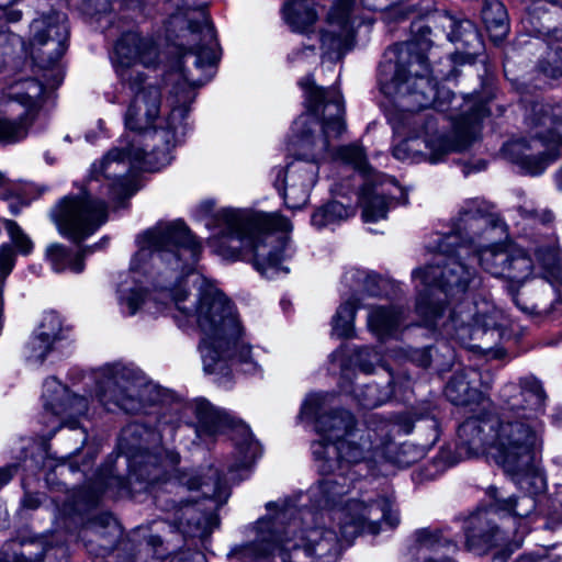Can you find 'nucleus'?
Returning <instances> with one entry per match:
<instances>
[{
    "label": "nucleus",
    "mask_w": 562,
    "mask_h": 562,
    "mask_svg": "<svg viewBox=\"0 0 562 562\" xmlns=\"http://www.w3.org/2000/svg\"><path fill=\"white\" fill-rule=\"evenodd\" d=\"M498 418L477 415L467 418L458 428L459 445L469 456L487 449L507 474L524 483L541 487L542 479L532 471L531 463L543 447L546 393L535 378L507 383L499 391Z\"/></svg>",
    "instance_id": "6"
},
{
    "label": "nucleus",
    "mask_w": 562,
    "mask_h": 562,
    "mask_svg": "<svg viewBox=\"0 0 562 562\" xmlns=\"http://www.w3.org/2000/svg\"><path fill=\"white\" fill-rule=\"evenodd\" d=\"M536 257V270L531 274L533 279L520 288L513 284L507 290L514 304L530 316H543L553 310L558 301L559 290L562 286V257L555 236L546 241L535 240L531 249Z\"/></svg>",
    "instance_id": "13"
},
{
    "label": "nucleus",
    "mask_w": 562,
    "mask_h": 562,
    "mask_svg": "<svg viewBox=\"0 0 562 562\" xmlns=\"http://www.w3.org/2000/svg\"><path fill=\"white\" fill-rule=\"evenodd\" d=\"M528 137L504 144V157L520 172L537 177L559 158L562 145V104L536 101L525 119Z\"/></svg>",
    "instance_id": "12"
},
{
    "label": "nucleus",
    "mask_w": 562,
    "mask_h": 562,
    "mask_svg": "<svg viewBox=\"0 0 562 562\" xmlns=\"http://www.w3.org/2000/svg\"><path fill=\"white\" fill-rule=\"evenodd\" d=\"M99 245L85 247L75 256L63 245L53 244L46 250L47 259L56 272L70 268L74 272L80 273L83 270L85 256L94 251Z\"/></svg>",
    "instance_id": "37"
},
{
    "label": "nucleus",
    "mask_w": 562,
    "mask_h": 562,
    "mask_svg": "<svg viewBox=\"0 0 562 562\" xmlns=\"http://www.w3.org/2000/svg\"><path fill=\"white\" fill-rule=\"evenodd\" d=\"M158 58V49L155 45H145L143 42V66H151L155 64L156 59Z\"/></svg>",
    "instance_id": "50"
},
{
    "label": "nucleus",
    "mask_w": 562,
    "mask_h": 562,
    "mask_svg": "<svg viewBox=\"0 0 562 562\" xmlns=\"http://www.w3.org/2000/svg\"><path fill=\"white\" fill-rule=\"evenodd\" d=\"M482 378V373L473 368L457 371L446 385L447 398L456 405H483L484 393L476 385Z\"/></svg>",
    "instance_id": "27"
},
{
    "label": "nucleus",
    "mask_w": 562,
    "mask_h": 562,
    "mask_svg": "<svg viewBox=\"0 0 562 562\" xmlns=\"http://www.w3.org/2000/svg\"><path fill=\"white\" fill-rule=\"evenodd\" d=\"M431 426L435 428L437 427V422L434 418H431Z\"/></svg>",
    "instance_id": "62"
},
{
    "label": "nucleus",
    "mask_w": 562,
    "mask_h": 562,
    "mask_svg": "<svg viewBox=\"0 0 562 562\" xmlns=\"http://www.w3.org/2000/svg\"><path fill=\"white\" fill-rule=\"evenodd\" d=\"M330 395L308 394L301 407V417L314 419L319 439L311 446L312 454L318 462V471L331 474L308 488L305 499L325 497V504L344 498L351 486L348 479L349 467L360 463L379 462L381 449L390 443L391 423L376 415L368 418L364 425L357 426L353 415L345 409L323 414Z\"/></svg>",
    "instance_id": "7"
},
{
    "label": "nucleus",
    "mask_w": 562,
    "mask_h": 562,
    "mask_svg": "<svg viewBox=\"0 0 562 562\" xmlns=\"http://www.w3.org/2000/svg\"><path fill=\"white\" fill-rule=\"evenodd\" d=\"M101 491L90 487H81L65 501L61 506H56V530L74 531L82 522V515L94 507L100 498Z\"/></svg>",
    "instance_id": "26"
},
{
    "label": "nucleus",
    "mask_w": 562,
    "mask_h": 562,
    "mask_svg": "<svg viewBox=\"0 0 562 562\" xmlns=\"http://www.w3.org/2000/svg\"><path fill=\"white\" fill-rule=\"evenodd\" d=\"M457 551V542L449 539L442 529L423 528L415 532L412 554L416 562H456L450 555Z\"/></svg>",
    "instance_id": "23"
},
{
    "label": "nucleus",
    "mask_w": 562,
    "mask_h": 562,
    "mask_svg": "<svg viewBox=\"0 0 562 562\" xmlns=\"http://www.w3.org/2000/svg\"><path fill=\"white\" fill-rule=\"evenodd\" d=\"M148 436L149 447L143 448V473L147 474V484L155 486L162 483L169 492L176 488L201 492L203 497L211 498L218 504H224L228 496V483H238L247 477L255 460L260 454V445L255 440L248 426L239 424L234 427V451L227 458L223 469L213 465L178 471L175 477L166 479L167 469L180 463V454L166 449L160 443L153 441V430L143 428V434ZM145 440V437H142Z\"/></svg>",
    "instance_id": "10"
},
{
    "label": "nucleus",
    "mask_w": 562,
    "mask_h": 562,
    "mask_svg": "<svg viewBox=\"0 0 562 562\" xmlns=\"http://www.w3.org/2000/svg\"><path fill=\"white\" fill-rule=\"evenodd\" d=\"M113 562H136L135 546L123 539L110 551Z\"/></svg>",
    "instance_id": "47"
},
{
    "label": "nucleus",
    "mask_w": 562,
    "mask_h": 562,
    "mask_svg": "<svg viewBox=\"0 0 562 562\" xmlns=\"http://www.w3.org/2000/svg\"><path fill=\"white\" fill-rule=\"evenodd\" d=\"M555 183L559 190H562V167L555 173Z\"/></svg>",
    "instance_id": "54"
},
{
    "label": "nucleus",
    "mask_w": 562,
    "mask_h": 562,
    "mask_svg": "<svg viewBox=\"0 0 562 562\" xmlns=\"http://www.w3.org/2000/svg\"><path fill=\"white\" fill-rule=\"evenodd\" d=\"M20 18H21V13L20 12H12L9 15V20L12 21V22L19 21Z\"/></svg>",
    "instance_id": "57"
},
{
    "label": "nucleus",
    "mask_w": 562,
    "mask_h": 562,
    "mask_svg": "<svg viewBox=\"0 0 562 562\" xmlns=\"http://www.w3.org/2000/svg\"><path fill=\"white\" fill-rule=\"evenodd\" d=\"M18 465L9 464L0 468V490L5 486L16 474Z\"/></svg>",
    "instance_id": "51"
},
{
    "label": "nucleus",
    "mask_w": 562,
    "mask_h": 562,
    "mask_svg": "<svg viewBox=\"0 0 562 562\" xmlns=\"http://www.w3.org/2000/svg\"><path fill=\"white\" fill-rule=\"evenodd\" d=\"M382 357L379 351L370 347H361L353 351L349 359L350 366L358 368L364 374L373 372L374 367L379 364Z\"/></svg>",
    "instance_id": "43"
},
{
    "label": "nucleus",
    "mask_w": 562,
    "mask_h": 562,
    "mask_svg": "<svg viewBox=\"0 0 562 562\" xmlns=\"http://www.w3.org/2000/svg\"><path fill=\"white\" fill-rule=\"evenodd\" d=\"M125 464L128 469V477L139 480L140 461L137 450H128L123 452Z\"/></svg>",
    "instance_id": "48"
},
{
    "label": "nucleus",
    "mask_w": 562,
    "mask_h": 562,
    "mask_svg": "<svg viewBox=\"0 0 562 562\" xmlns=\"http://www.w3.org/2000/svg\"><path fill=\"white\" fill-rule=\"evenodd\" d=\"M553 463H555L557 465H561L562 467V456H557L555 458H553Z\"/></svg>",
    "instance_id": "60"
},
{
    "label": "nucleus",
    "mask_w": 562,
    "mask_h": 562,
    "mask_svg": "<svg viewBox=\"0 0 562 562\" xmlns=\"http://www.w3.org/2000/svg\"><path fill=\"white\" fill-rule=\"evenodd\" d=\"M169 562H206V558L200 551L184 550L175 553Z\"/></svg>",
    "instance_id": "49"
},
{
    "label": "nucleus",
    "mask_w": 562,
    "mask_h": 562,
    "mask_svg": "<svg viewBox=\"0 0 562 562\" xmlns=\"http://www.w3.org/2000/svg\"><path fill=\"white\" fill-rule=\"evenodd\" d=\"M411 432V427H406L405 428V434H409Z\"/></svg>",
    "instance_id": "64"
},
{
    "label": "nucleus",
    "mask_w": 562,
    "mask_h": 562,
    "mask_svg": "<svg viewBox=\"0 0 562 562\" xmlns=\"http://www.w3.org/2000/svg\"><path fill=\"white\" fill-rule=\"evenodd\" d=\"M180 398L169 389L143 374V428L153 430V441L160 443L176 431Z\"/></svg>",
    "instance_id": "17"
},
{
    "label": "nucleus",
    "mask_w": 562,
    "mask_h": 562,
    "mask_svg": "<svg viewBox=\"0 0 562 562\" xmlns=\"http://www.w3.org/2000/svg\"><path fill=\"white\" fill-rule=\"evenodd\" d=\"M41 505L37 494L25 493L22 498V506L27 509H36Z\"/></svg>",
    "instance_id": "52"
},
{
    "label": "nucleus",
    "mask_w": 562,
    "mask_h": 562,
    "mask_svg": "<svg viewBox=\"0 0 562 562\" xmlns=\"http://www.w3.org/2000/svg\"><path fill=\"white\" fill-rule=\"evenodd\" d=\"M307 494L267 504L268 510L278 507L283 527L282 562H337L342 541L349 544L360 533H379L381 524L394 528L400 522L391 497L350 499L344 506L342 498L325 504V497H318L319 503L305 499L302 504V495Z\"/></svg>",
    "instance_id": "5"
},
{
    "label": "nucleus",
    "mask_w": 562,
    "mask_h": 562,
    "mask_svg": "<svg viewBox=\"0 0 562 562\" xmlns=\"http://www.w3.org/2000/svg\"><path fill=\"white\" fill-rule=\"evenodd\" d=\"M539 68L548 77H562V42L549 44L546 55L539 63Z\"/></svg>",
    "instance_id": "42"
},
{
    "label": "nucleus",
    "mask_w": 562,
    "mask_h": 562,
    "mask_svg": "<svg viewBox=\"0 0 562 562\" xmlns=\"http://www.w3.org/2000/svg\"><path fill=\"white\" fill-rule=\"evenodd\" d=\"M139 43L137 32H127L120 37L114 48L116 72L135 95L140 92V71L134 68L139 61Z\"/></svg>",
    "instance_id": "24"
},
{
    "label": "nucleus",
    "mask_w": 562,
    "mask_h": 562,
    "mask_svg": "<svg viewBox=\"0 0 562 562\" xmlns=\"http://www.w3.org/2000/svg\"><path fill=\"white\" fill-rule=\"evenodd\" d=\"M31 30V54L37 67L44 71L43 79H23L10 87V100L21 103L27 111L14 120L0 117L1 144H14L26 137L34 120L32 112L41 105L44 91L55 89L64 78L58 61L67 49L69 30L66 15L54 12L36 19Z\"/></svg>",
    "instance_id": "11"
},
{
    "label": "nucleus",
    "mask_w": 562,
    "mask_h": 562,
    "mask_svg": "<svg viewBox=\"0 0 562 562\" xmlns=\"http://www.w3.org/2000/svg\"><path fill=\"white\" fill-rule=\"evenodd\" d=\"M403 308L390 306H372L368 314V328L379 339L397 337L405 319Z\"/></svg>",
    "instance_id": "29"
},
{
    "label": "nucleus",
    "mask_w": 562,
    "mask_h": 562,
    "mask_svg": "<svg viewBox=\"0 0 562 562\" xmlns=\"http://www.w3.org/2000/svg\"><path fill=\"white\" fill-rule=\"evenodd\" d=\"M277 513L278 507L272 506L266 517L250 526L246 531L247 540L232 547L227 558L236 562H263L274 552L280 557L284 533Z\"/></svg>",
    "instance_id": "19"
},
{
    "label": "nucleus",
    "mask_w": 562,
    "mask_h": 562,
    "mask_svg": "<svg viewBox=\"0 0 562 562\" xmlns=\"http://www.w3.org/2000/svg\"><path fill=\"white\" fill-rule=\"evenodd\" d=\"M4 227L18 250L22 255H29L33 249V243L30 237L24 234L18 223L11 220H5Z\"/></svg>",
    "instance_id": "45"
},
{
    "label": "nucleus",
    "mask_w": 562,
    "mask_h": 562,
    "mask_svg": "<svg viewBox=\"0 0 562 562\" xmlns=\"http://www.w3.org/2000/svg\"><path fill=\"white\" fill-rule=\"evenodd\" d=\"M95 396L109 412L136 413L140 407L137 371L123 363L104 366L95 375Z\"/></svg>",
    "instance_id": "16"
},
{
    "label": "nucleus",
    "mask_w": 562,
    "mask_h": 562,
    "mask_svg": "<svg viewBox=\"0 0 562 562\" xmlns=\"http://www.w3.org/2000/svg\"><path fill=\"white\" fill-rule=\"evenodd\" d=\"M192 409L198 420L195 432L201 440L213 438L233 425V420L225 412L215 408L205 398L195 400Z\"/></svg>",
    "instance_id": "28"
},
{
    "label": "nucleus",
    "mask_w": 562,
    "mask_h": 562,
    "mask_svg": "<svg viewBox=\"0 0 562 562\" xmlns=\"http://www.w3.org/2000/svg\"><path fill=\"white\" fill-rule=\"evenodd\" d=\"M282 13L292 31L300 33L307 32L317 19L313 0H288Z\"/></svg>",
    "instance_id": "34"
},
{
    "label": "nucleus",
    "mask_w": 562,
    "mask_h": 562,
    "mask_svg": "<svg viewBox=\"0 0 562 562\" xmlns=\"http://www.w3.org/2000/svg\"><path fill=\"white\" fill-rule=\"evenodd\" d=\"M482 386L486 391V390L490 389V383L488 382H482Z\"/></svg>",
    "instance_id": "61"
},
{
    "label": "nucleus",
    "mask_w": 562,
    "mask_h": 562,
    "mask_svg": "<svg viewBox=\"0 0 562 562\" xmlns=\"http://www.w3.org/2000/svg\"><path fill=\"white\" fill-rule=\"evenodd\" d=\"M336 158L341 161L352 165L359 171L367 170V156L363 148L357 144L341 146L336 150Z\"/></svg>",
    "instance_id": "44"
},
{
    "label": "nucleus",
    "mask_w": 562,
    "mask_h": 562,
    "mask_svg": "<svg viewBox=\"0 0 562 562\" xmlns=\"http://www.w3.org/2000/svg\"><path fill=\"white\" fill-rule=\"evenodd\" d=\"M517 562H535L531 557H521Z\"/></svg>",
    "instance_id": "59"
},
{
    "label": "nucleus",
    "mask_w": 562,
    "mask_h": 562,
    "mask_svg": "<svg viewBox=\"0 0 562 562\" xmlns=\"http://www.w3.org/2000/svg\"><path fill=\"white\" fill-rule=\"evenodd\" d=\"M156 502L164 510L172 513V521L183 535L205 537L212 531L215 517L193 505L195 499H165L162 495H157Z\"/></svg>",
    "instance_id": "21"
},
{
    "label": "nucleus",
    "mask_w": 562,
    "mask_h": 562,
    "mask_svg": "<svg viewBox=\"0 0 562 562\" xmlns=\"http://www.w3.org/2000/svg\"><path fill=\"white\" fill-rule=\"evenodd\" d=\"M379 277L369 271L359 268H349L345 271L341 278V283L349 289L348 292H342V299L357 297L360 301L361 294L378 295Z\"/></svg>",
    "instance_id": "33"
},
{
    "label": "nucleus",
    "mask_w": 562,
    "mask_h": 562,
    "mask_svg": "<svg viewBox=\"0 0 562 562\" xmlns=\"http://www.w3.org/2000/svg\"><path fill=\"white\" fill-rule=\"evenodd\" d=\"M350 374V369L348 367H342L341 369V378L342 380H348Z\"/></svg>",
    "instance_id": "55"
},
{
    "label": "nucleus",
    "mask_w": 562,
    "mask_h": 562,
    "mask_svg": "<svg viewBox=\"0 0 562 562\" xmlns=\"http://www.w3.org/2000/svg\"><path fill=\"white\" fill-rule=\"evenodd\" d=\"M116 292L122 310L128 315L136 314L140 297V261L137 254L133 256L130 269L120 273Z\"/></svg>",
    "instance_id": "30"
},
{
    "label": "nucleus",
    "mask_w": 562,
    "mask_h": 562,
    "mask_svg": "<svg viewBox=\"0 0 562 562\" xmlns=\"http://www.w3.org/2000/svg\"><path fill=\"white\" fill-rule=\"evenodd\" d=\"M395 427L396 426L391 423L390 443L385 445V447L381 449L380 461L385 460L398 468L411 467L424 456V451L409 442L396 446L392 439Z\"/></svg>",
    "instance_id": "39"
},
{
    "label": "nucleus",
    "mask_w": 562,
    "mask_h": 562,
    "mask_svg": "<svg viewBox=\"0 0 562 562\" xmlns=\"http://www.w3.org/2000/svg\"><path fill=\"white\" fill-rule=\"evenodd\" d=\"M176 12L168 20L167 32L179 40L177 59L166 76L171 83V111L160 115L159 87H143V172H157L172 160V149L188 133L184 122L195 99V89L211 79L210 70L220 59V46L206 12V0H170Z\"/></svg>",
    "instance_id": "4"
},
{
    "label": "nucleus",
    "mask_w": 562,
    "mask_h": 562,
    "mask_svg": "<svg viewBox=\"0 0 562 562\" xmlns=\"http://www.w3.org/2000/svg\"><path fill=\"white\" fill-rule=\"evenodd\" d=\"M108 217V203L93 196L91 189L64 196L52 210L59 233L76 243L92 235Z\"/></svg>",
    "instance_id": "15"
},
{
    "label": "nucleus",
    "mask_w": 562,
    "mask_h": 562,
    "mask_svg": "<svg viewBox=\"0 0 562 562\" xmlns=\"http://www.w3.org/2000/svg\"><path fill=\"white\" fill-rule=\"evenodd\" d=\"M414 48L413 43L395 45L389 53L395 59L387 57L379 68L381 92L400 109L393 128L405 135L392 153L403 162L438 164L476 140L490 112L473 95L458 97L439 88L427 58Z\"/></svg>",
    "instance_id": "2"
},
{
    "label": "nucleus",
    "mask_w": 562,
    "mask_h": 562,
    "mask_svg": "<svg viewBox=\"0 0 562 562\" xmlns=\"http://www.w3.org/2000/svg\"><path fill=\"white\" fill-rule=\"evenodd\" d=\"M396 358L407 359L418 367L428 368L431 363V353L428 347L424 348H406L400 349L395 355Z\"/></svg>",
    "instance_id": "46"
},
{
    "label": "nucleus",
    "mask_w": 562,
    "mask_h": 562,
    "mask_svg": "<svg viewBox=\"0 0 562 562\" xmlns=\"http://www.w3.org/2000/svg\"><path fill=\"white\" fill-rule=\"evenodd\" d=\"M303 55L305 56H308V55H315L314 53V47L313 46H306L304 47L303 52H302Z\"/></svg>",
    "instance_id": "56"
},
{
    "label": "nucleus",
    "mask_w": 562,
    "mask_h": 562,
    "mask_svg": "<svg viewBox=\"0 0 562 562\" xmlns=\"http://www.w3.org/2000/svg\"><path fill=\"white\" fill-rule=\"evenodd\" d=\"M516 212L520 217L516 225L532 240L528 251L506 239V224L477 198L464 201L449 231L436 235L431 262L412 272L422 326L448 337H461V330L470 334L474 327L488 330L504 325L503 312L490 300H476L468 293L480 286L481 279L461 258L476 255L482 269L493 277L526 282L536 270L529 254H533L535 240L546 241L552 236L529 231L546 226L554 216L550 210L539 211L531 201L517 206Z\"/></svg>",
    "instance_id": "1"
},
{
    "label": "nucleus",
    "mask_w": 562,
    "mask_h": 562,
    "mask_svg": "<svg viewBox=\"0 0 562 562\" xmlns=\"http://www.w3.org/2000/svg\"><path fill=\"white\" fill-rule=\"evenodd\" d=\"M63 338L64 327L60 316L54 311L45 312L27 342L29 358L43 362L54 349L55 344Z\"/></svg>",
    "instance_id": "25"
},
{
    "label": "nucleus",
    "mask_w": 562,
    "mask_h": 562,
    "mask_svg": "<svg viewBox=\"0 0 562 562\" xmlns=\"http://www.w3.org/2000/svg\"><path fill=\"white\" fill-rule=\"evenodd\" d=\"M198 212L206 220L210 246L218 255L237 259L243 251L251 252L254 267L267 279L289 273L282 262L292 255L290 240L285 235H276L292 229L285 216L235 207L215 210L211 200L203 201Z\"/></svg>",
    "instance_id": "9"
},
{
    "label": "nucleus",
    "mask_w": 562,
    "mask_h": 562,
    "mask_svg": "<svg viewBox=\"0 0 562 562\" xmlns=\"http://www.w3.org/2000/svg\"><path fill=\"white\" fill-rule=\"evenodd\" d=\"M535 461H536V459L532 461L531 467H532V471L542 479L541 487H537L532 482L526 481L524 483V485L526 487H528V488H522L520 486V484H518V482H517V476H514L513 474H509L512 480L514 481V483L520 490H522L526 493H528V495H524V496H521L519 498L509 497V498H506V499H497L495 497V507H496V509L502 510V512H508V513H510L514 516L519 517V518H527L535 510V508H536V501H535V498L531 495L532 494H537V493L541 492L544 488V479L537 471V469L535 468Z\"/></svg>",
    "instance_id": "32"
},
{
    "label": "nucleus",
    "mask_w": 562,
    "mask_h": 562,
    "mask_svg": "<svg viewBox=\"0 0 562 562\" xmlns=\"http://www.w3.org/2000/svg\"><path fill=\"white\" fill-rule=\"evenodd\" d=\"M392 382L393 379H390L383 386L376 383H367L352 390L344 382L341 390L352 393L358 404L363 408H374L385 404L392 397L394 393Z\"/></svg>",
    "instance_id": "36"
},
{
    "label": "nucleus",
    "mask_w": 562,
    "mask_h": 562,
    "mask_svg": "<svg viewBox=\"0 0 562 562\" xmlns=\"http://www.w3.org/2000/svg\"><path fill=\"white\" fill-rule=\"evenodd\" d=\"M482 21L493 41H502L509 31L507 11L498 0H485L482 7Z\"/></svg>",
    "instance_id": "38"
},
{
    "label": "nucleus",
    "mask_w": 562,
    "mask_h": 562,
    "mask_svg": "<svg viewBox=\"0 0 562 562\" xmlns=\"http://www.w3.org/2000/svg\"><path fill=\"white\" fill-rule=\"evenodd\" d=\"M355 215L351 205H344L340 202L333 201L317 209L311 217L314 227L322 229L331 225L339 224Z\"/></svg>",
    "instance_id": "41"
},
{
    "label": "nucleus",
    "mask_w": 562,
    "mask_h": 562,
    "mask_svg": "<svg viewBox=\"0 0 562 562\" xmlns=\"http://www.w3.org/2000/svg\"><path fill=\"white\" fill-rule=\"evenodd\" d=\"M359 307L358 299H342L331 319V334L338 338H352L355 336V318Z\"/></svg>",
    "instance_id": "40"
},
{
    "label": "nucleus",
    "mask_w": 562,
    "mask_h": 562,
    "mask_svg": "<svg viewBox=\"0 0 562 562\" xmlns=\"http://www.w3.org/2000/svg\"><path fill=\"white\" fill-rule=\"evenodd\" d=\"M485 167H486L485 161L480 160V161L477 162V166H476L473 170H474V171H481V170H484V169H485Z\"/></svg>",
    "instance_id": "58"
},
{
    "label": "nucleus",
    "mask_w": 562,
    "mask_h": 562,
    "mask_svg": "<svg viewBox=\"0 0 562 562\" xmlns=\"http://www.w3.org/2000/svg\"><path fill=\"white\" fill-rule=\"evenodd\" d=\"M160 252L172 270L186 276L177 277L170 285L159 290L158 295L143 291V306L168 299L175 304L183 321L195 325L202 334L198 350L203 371L224 383L239 369L246 374H260L250 346L235 314L234 305L215 285L203 283L195 294L188 290L187 278L193 271L202 254V243L182 220L159 222L143 233V247Z\"/></svg>",
    "instance_id": "3"
},
{
    "label": "nucleus",
    "mask_w": 562,
    "mask_h": 562,
    "mask_svg": "<svg viewBox=\"0 0 562 562\" xmlns=\"http://www.w3.org/2000/svg\"><path fill=\"white\" fill-rule=\"evenodd\" d=\"M301 53H292V58H297Z\"/></svg>",
    "instance_id": "63"
},
{
    "label": "nucleus",
    "mask_w": 562,
    "mask_h": 562,
    "mask_svg": "<svg viewBox=\"0 0 562 562\" xmlns=\"http://www.w3.org/2000/svg\"><path fill=\"white\" fill-rule=\"evenodd\" d=\"M79 537L89 551L99 555L109 554L124 539L120 524L109 514L100 515L85 524Z\"/></svg>",
    "instance_id": "22"
},
{
    "label": "nucleus",
    "mask_w": 562,
    "mask_h": 562,
    "mask_svg": "<svg viewBox=\"0 0 562 562\" xmlns=\"http://www.w3.org/2000/svg\"><path fill=\"white\" fill-rule=\"evenodd\" d=\"M495 504L490 508H480L463 519L462 530L464 533V546L467 550L477 554H484L492 548L504 546L506 551L495 555L494 560L505 561L508 555L520 547L521 538L508 542V537L495 521Z\"/></svg>",
    "instance_id": "18"
},
{
    "label": "nucleus",
    "mask_w": 562,
    "mask_h": 562,
    "mask_svg": "<svg viewBox=\"0 0 562 562\" xmlns=\"http://www.w3.org/2000/svg\"><path fill=\"white\" fill-rule=\"evenodd\" d=\"M57 552H60L61 554H65V549L64 548H57V549H54L53 547H49L45 550V554H44V559H49L54 555H56Z\"/></svg>",
    "instance_id": "53"
},
{
    "label": "nucleus",
    "mask_w": 562,
    "mask_h": 562,
    "mask_svg": "<svg viewBox=\"0 0 562 562\" xmlns=\"http://www.w3.org/2000/svg\"><path fill=\"white\" fill-rule=\"evenodd\" d=\"M362 217L367 223H374L386 217L393 198L383 186L367 183L359 195Z\"/></svg>",
    "instance_id": "31"
},
{
    "label": "nucleus",
    "mask_w": 562,
    "mask_h": 562,
    "mask_svg": "<svg viewBox=\"0 0 562 562\" xmlns=\"http://www.w3.org/2000/svg\"><path fill=\"white\" fill-rule=\"evenodd\" d=\"M436 24L440 26L450 42H462L465 46L479 42V33L470 20H457L449 13L438 14Z\"/></svg>",
    "instance_id": "35"
},
{
    "label": "nucleus",
    "mask_w": 562,
    "mask_h": 562,
    "mask_svg": "<svg viewBox=\"0 0 562 562\" xmlns=\"http://www.w3.org/2000/svg\"><path fill=\"white\" fill-rule=\"evenodd\" d=\"M126 128L134 133L131 142L122 148H113L99 161L93 162L90 170L89 184L92 180L99 181L102 178L106 181L109 201L115 204L122 203L137 191V181L131 176H121L120 172L125 169L126 160H137L139 149L135 147L134 142L140 135L138 108L134 100L125 115Z\"/></svg>",
    "instance_id": "14"
},
{
    "label": "nucleus",
    "mask_w": 562,
    "mask_h": 562,
    "mask_svg": "<svg viewBox=\"0 0 562 562\" xmlns=\"http://www.w3.org/2000/svg\"><path fill=\"white\" fill-rule=\"evenodd\" d=\"M43 407L58 420V426H69L76 429L78 418L88 411V401L83 396L71 393L55 378L46 379L43 384Z\"/></svg>",
    "instance_id": "20"
},
{
    "label": "nucleus",
    "mask_w": 562,
    "mask_h": 562,
    "mask_svg": "<svg viewBox=\"0 0 562 562\" xmlns=\"http://www.w3.org/2000/svg\"><path fill=\"white\" fill-rule=\"evenodd\" d=\"M300 86L304 89L308 113L293 123L294 158L285 168L271 170L273 186L290 210H300L307 203L317 180L318 161L327 154L329 139L346 128L344 101L336 87L321 88L311 77L303 78Z\"/></svg>",
    "instance_id": "8"
}]
</instances>
